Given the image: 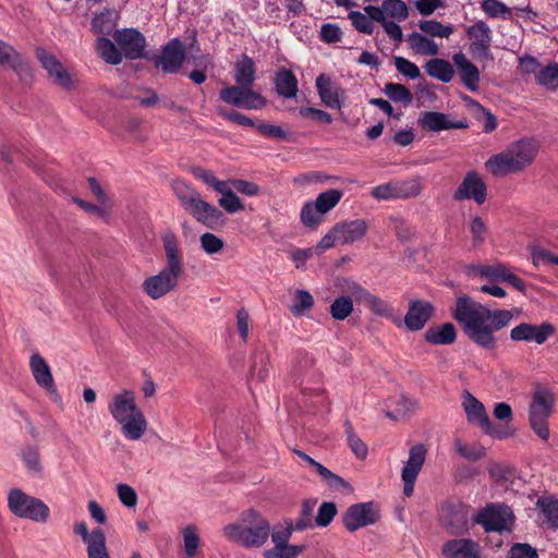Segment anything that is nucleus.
I'll return each instance as SVG.
<instances>
[{
	"label": "nucleus",
	"instance_id": "nucleus-59",
	"mask_svg": "<svg viewBox=\"0 0 558 558\" xmlns=\"http://www.w3.org/2000/svg\"><path fill=\"white\" fill-rule=\"evenodd\" d=\"M531 256L532 263L535 267L551 264L558 265V255H555L550 251L541 246H532Z\"/></svg>",
	"mask_w": 558,
	"mask_h": 558
},
{
	"label": "nucleus",
	"instance_id": "nucleus-38",
	"mask_svg": "<svg viewBox=\"0 0 558 558\" xmlns=\"http://www.w3.org/2000/svg\"><path fill=\"white\" fill-rule=\"evenodd\" d=\"M343 426L347 436V441L352 452L355 454L357 459L364 460L368 453V448L366 444L355 434L350 421H345Z\"/></svg>",
	"mask_w": 558,
	"mask_h": 558
},
{
	"label": "nucleus",
	"instance_id": "nucleus-52",
	"mask_svg": "<svg viewBox=\"0 0 558 558\" xmlns=\"http://www.w3.org/2000/svg\"><path fill=\"white\" fill-rule=\"evenodd\" d=\"M21 458L29 472L36 475H41L43 465L40 463L38 448L33 446L24 447L21 451Z\"/></svg>",
	"mask_w": 558,
	"mask_h": 558
},
{
	"label": "nucleus",
	"instance_id": "nucleus-61",
	"mask_svg": "<svg viewBox=\"0 0 558 558\" xmlns=\"http://www.w3.org/2000/svg\"><path fill=\"white\" fill-rule=\"evenodd\" d=\"M314 305L312 294L306 290H298L296 301L291 306V312L295 316H302L306 311L311 310Z\"/></svg>",
	"mask_w": 558,
	"mask_h": 558
},
{
	"label": "nucleus",
	"instance_id": "nucleus-44",
	"mask_svg": "<svg viewBox=\"0 0 558 558\" xmlns=\"http://www.w3.org/2000/svg\"><path fill=\"white\" fill-rule=\"evenodd\" d=\"M353 312V300L350 296L340 295L330 304V315L335 320H344Z\"/></svg>",
	"mask_w": 558,
	"mask_h": 558
},
{
	"label": "nucleus",
	"instance_id": "nucleus-63",
	"mask_svg": "<svg viewBox=\"0 0 558 558\" xmlns=\"http://www.w3.org/2000/svg\"><path fill=\"white\" fill-rule=\"evenodd\" d=\"M349 19L356 31L363 34L371 35L374 32V23L365 14L360 11H351Z\"/></svg>",
	"mask_w": 558,
	"mask_h": 558
},
{
	"label": "nucleus",
	"instance_id": "nucleus-14",
	"mask_svg": "<svg viewBox=\"0 0 558 558\" xmlns=\"http://www.w3.org/2000/svg\"><path fill=\"white\" fill-rule=\"evenodd\" d=\"M113 38L124 58L129 60L145 58L146 38L136 28L117 29Z\"/></svg>",
	"mask_w": 558,
	"mask_h": 558
},
{
	"label": "nucleus",
	"instance_id": "nucleus-19",
	"mask_svg": "<svg viewBox=\"0 0 558 558\" xmlns=\"http://www.w3.org/2000/svg\"><path fill=\"white\" fill-rule=\"evenodd\" d=\"M417 123L423 130L428 132L466 129L469 126L465 120L453 121L449 114L438 111L423 112L420 116Z\"/></svg>",
	"mask_w": 558,
	"mask_h": 558
},
{
	"label": "nucleus",
	"instance_id": "nucleus-58",
	"mask_svg": "<svg viewBox=\"0 0 558 558\" xmlns=\"http://www.w3.org/2000/svg\"><path fill=\"white\" fill-rule=\"evenodd\" d=\"M457 452L464 459L477 461L486 454V450L482 446H473L463 444L460 439L454 441Z\"/></svg>",
	"mask_w": 558,
	"mask_h": 558
},
{
	"label": "nucleus",
	"instance_id": "nucleus-45",
	"mask_svg": "<svg viewBox=\"0 0 558 558\" xmlns=\"http://www.w3.org/2000/svg\"><path fill=\"white\" fill-rule=\"evenodd\" d=\"M383 7L386 19L390 17L397 22H403L409 16V7L402 0H384Z\"/></svg>",
	"mask_w": 558,
	"mask_h": 558
},
{
	"label": "nucleus",
	"instance_id": "nucleus-37",
	"mask_svg": "<svg viewBox=\"0 0 558 558\" xmlns=\"http://www.w3.org/2000/svg\"><path fill=\"white\" fill-rule=\"evenodd\" d=\"M385 95L392 101L409 106L413 102L412 92L399 83H387L384 87Z\"/></svg>",
	"mask_w": 558,
	"mask_h": 558
},
{
	"label": "nucleus",
	"instance_id": "nucleus-9",
	"mask_svg": "<svg viewBox=\"0 0 558 558\" xmlns=\"http://www.w3.org/2000/svg\"><path fill=\"white\" fill-rule=\"evenodd\" d=\"M219 98L233 107L247 110H258L266 106V99L252 87L246 85H232L219 92Z\"/></svg>",
	"mask_w": 558,
	"mask_h": 558
},
{
	"label": "nucleus",
	"instance_id": "nucleus-31",
	"mask_svg": "<svg viewBox=\"0 0 558 558\" xmlns=\"http://www.w3.org/2000/svg\"><path fill=\"white\" fill-rule=\"evenodd\" d=\"M98 56L108 64L118 65L123 60L121 49L108 37L99 36L95 43Z\"/></svg>",
	"mask_w": 558,
	"mask_h": 558
},
{
	"label": "nucleus",
	"instance_id": "nucleus-56",
	"mask_svg": "<svg viewBox=\"0 0 558 558\" xmlns=\"http://www.w3.org/2000/svg\"><path fill=\"white\" fill-rule=\"evenodd\" d=\"M337 506L331 501H324L319 508L317 515L315 517V524L319 527L328 526L337 515Z\"/></svg>",
	"mask_w": 558,
	"mask_h": 558
},
{
	"label": "nucleus",
	"instance_id": "nucleus-1",
	"mask_svg": "<svg viewBox=\"0 0 558 558\" xmlns=\"http://www.w3.org/2000/svg\"><path fill=\"white\" fill-rule=\"evenodd\" d=\"M451 315L472 342L489 351L497 347L494 332L508 326L514 316L509 310L492 311L468 295L457 299Z\"/></svg>",
	"mask_w": 558,
	"mask_h": 558
},
{
	"label": "nucleus",
	"instance_id": "nucleus-50",
	"mask_svg": "<svg viewBox=\"0 0 558 558\" xmlns=\"http://www.w3.org/2000/svg\"><path fill=\"white\" fill-rule=\"evenodd\" d=\"M465 33L472 43H492L493 39L490 27L482 20L470 25Z\"/></svg>",
	"mask_w": 558,
	"mask_h": 558
},
{
	"label": "nucleus",
	"instance_id": "nucleus-28",
	"mask_svg": "<svg viewBox=\"0 0 558 558\" xmlns=\"http://www.w3.org/2000/svg\"><path fill=\"white\" fill-rule=\"evenodd\" d=\"M335 232H338L339 244H351L365 236L367 223L363 219L339 222L335 225Z\"/></svg>",
	"mask_w": 558,
	"mask_h": 558
},
{
	"label": "nucleus",
	"instance_id": "nucleus-10",
	"mask_svg": "<svg viewBox=\"0 0 558 558\" xmlns=\"http://www.w3.org/2000/svg\"><path fill=\"white\" fill-rule=\"evenodd\" d=\"M471 507L460 501L447 502L441 507L440 520L451 535H461L470 527Z\"/></svg>",
	"mask_w": 558,
	"mask_h": 558
},
{
	"label": "nucleus",
	"instance_id": "nucleus-16",
	"mask_svg": "<svg viewBox=\"0 0 558 558\" xmlns=\"http://www.w3.org/2000/svg\"><path fill=\"white\" fill-rule=\"evenodd\" d=\"M556 332V328L548 322L539 325L521 323L510 330L512 341L534 342L538 345L544 344Z\"/></svg>",
	"mask_w": 558,
	"mask_h": 558
},
{
	"label": "nucleus",
	"instance_id": "nucleus-13",
	"mask_svg": "<svg viewBox=\"0 0 558 558\" xmlns=\"http://www.w3.org/2000/svg\"><path fill=\"white\" fill-rule=\"evenodd\" d=\"M427 449L423 444H416L409 450V458L401 471V478L404 484L403 494L411 497L414 492L415 482L425 460Z\"/></svg>",
	"mask_w": 558,
	"mask_h": 558
},
{
	"label": "nucleus",
	"instance_id": "nucleus-3",
	"mask_svg": "<svg viewBox=\"0 0 558 558\" xmlns=\"http://www.w3.org/2000/svg\"><path fill=\"white\" fill-rule=\"evenodd\" d=\"M537 153V142L531 137H523L490 156L485 167L494 177L519 173L533 163Z\"/></svg>",
	"mask_w": 558,
	"mask_h": 558
},
{
	"label": "nucleus",
	"instance_id": "nucleus-27",
	"mask_svg": "<svg viewBox=\"0 0 558 558\" xmlns=\"http://www.w3.org/2000/svg\"><path fill=\"white\" fill-rule=\"evenodd\" d=\"M452 60L458 69L460 78L464 86L471 92H477L480 87L478 69L462 52L456 53Z\"/></svg>",
	"mask_w": 558,
	"mask_h": 558
},
{
	"label": "nucleus",
	"instance_id": "nucleus-24",
	"mask_svg": "<svg viewBox=\"0 0 558 558\" xmlns=\"http://www.w3.org/2000/svg\"><path fill=\"white\" fill-rule=\"evenodd\" d=\"M187 211L201 223L214 228L223 221V214L214 205L203 201L199 195L192 201Z\"/></svg>",
	"mask_w": 558,
	"mask_h": 558
},
{
	"label": "nucleus",
	"instance_id": "nucleus-47",
	"mask_svg": "<svg viewBox=\"0 0 558 558\" xmlns=\"http://www.w3.org/2000/svg\"><path fill=\"white\" fill-rule=\"evenodd\" d=\"M315 506H316L315 499H306L302 502L300 514H299L298 519L295 520V522L293 523V526H294V529H296V531H304L306 529L314 526L313 513H314Z\"/></svg>",
	"mask_w": 558,
	"mask_h": 558
},
{
	"label": "nucleus",
	"instance_id": "nucleus-17",
	"mask_svg": "<svg viewBox=\"0 0 558 558\" xmlns=\"http://www.w3.org/2000/svg\"><path fill=\"white\" fill-rule=\"evenodd\" d=\"M486 183L476 171L468 172L452 195L454 201L473 199L478 205L486 201Z\"/></svg>",
	"mask_w": 558,
	"mask_h": 558
},
{
	"label": "nucleus",
	"instance_id": "nucleus-8",
	"mask_svg": "<svg viewBox=\"0 0 558 558\" xmlns=\"http://www.w3.org/2000/svg\"><path fill=\"white\" fill-rule=\"evenodd\" d=\"M553 405V397L546 391H536L530 404V425L542 440H548L550 436L547 420L551 414Z\"/></svg>",
	"mask_w": 558,
	"mask_h": 558
},
{
	"label": "nucleus",
	"instance_id": "nucleus-33",
	"mask_svg": "<svg viewBox=\"0 0 558 558\" xmlns=\"http://www.w3.org/2000/svg\"><path fill=\"white\" fill-rule=\"evenodd\" d=\"M275 85L277 93L284 98H294L299 90L296 76L287 69L276 73Z\"/></svg>",
	"mask_w": 558,
	"mask_h": 558
},
{
	"label": "nucleus",
	"instance_id": "nucleus-4",
	"mask_svg": "<svg viewBox=\"0 0 558 558\" xmlns=\"http://www.w3.org/2000/svg\"><path fill=\"white\" fill-rule=\"evenodd\" d=\"M108 411L128 440H138L147 430V420L136 404L132 390L123 389L114 393L108 403Z\"/></svg>",
	"mask_w": 558,
	"mask_h": 558
},
{
	"label": "nucleus",
	"instance_id": "nucleus-39",
	"mask_svg": "<svg viewBox=\"0 0 558 558\" xmlns=\"http://www.w3.org/2000/svg\"><path fill=\"white\" fill-rule=\"evenodd\" d=\"M324 214L314 202H306L300 213V220L304 227L316 229L323 221Z\"/></svg>",
	"mask_w": 558,
	"mask_h": 558
},
{
	"label": "nucleus",
	"instance_id": "nucleus-49",
	"mask_svg": "<svg viewBox=\"0 0 558 558\" xmlns=\"http://www.w3.org/2000/svg\"><path fill=\"white\" fill-rule=\"evenodd\" d=\"M420 29L433 37L448 38L453 33L451 25H444L435 20H425L418 23Z\"/></svg>",
	"mask_w": 558,
	"mask_h": 558
},
{
	"label": "nucleus",
	"instance_id": "nucleus-43",
	"mask_svg": "<svg viewBox=\"0 0 558 558\" xmlns=\"http://www.w3.org/2000/svg\"><path fill=\"white\" fill-rule=\"evenodd\" d=\"M535 80L547 89H558V63H550L547 66L541 68Z\"/></svg>",
	"mask_w": 558,
	"mask_h": 558
},
{
	"label": "nucleus",
	"instance_id": "nucleus-15",
	"mask_svg": "<svg viewBox=\"0 0 558 558\" xmlns=\"http://www.w3.org/2000/svg\"><path fill=\"white\" fill-rule=\"evenodd\" d=\"M379 518L377 507L374 502H361L352 505L344 512L342 521L349 532L374 524Z\"/></svg>",
	"mask_w": 558,
	"mask_h": 558
},
{
	"label": "nucleus",
	"instance_id": "nucleus-35",
	"mask_svg": "<svg viewBox=\"0 0 558 558\" xmlns=\"http://www.w3.org/2000/svg\"><path fill=\"white\" fill-rule=\"evenodd\" d=\"M408 43L412 50L422 56H437L439 53L438 45L427 36L413 32L408 35Z\"/></svg>",
	"mask_w": 558,
	"mask_h": 558
},
{
	"label": "nucleus",
	"instance_id": "nucleus-20",
	"mask_svg": "<svg viewBox=\"0 0 558 558\" xmlns=\"http://www.w3.org/2000/svg\"><path fill=\"white\" fill-rule=\"evenodd\" d=\"M433 314L434 306L432 303L422 300H413L409 304L408 313L404 316V324L411 331L421 330Z\"/></svg>",
	"mask_w": 558,
	"mask_h": 558
},
{
	"label": "nucleus",
	"instance_id": "nucleus-30",
	"mask_svg": "<svg viewBox=\"0 0 558 558\" xmlns=\"http://www.w3.org/2000/svg\"><path fill=\"white\" fill-rule=\"evenodd\" d=\"M233 80L238 85L252 87L256 80V66L251 57L242 54L234 63Z\"/></svg>",
	"mask_w": 558,
	"mask_h": 558
},
{
	"label": "nucleus",
	"instance_id": "nucleus-41",
	"mask_svg": "<svg viewBox=\"0 0 558 558\" xmlns=\"http://www.w3.org/2000/svg\"><path fill=\"white\" fill-rule=\"evenodd\" d=\"M269 353L265 350L256 351L254 354L253 365L251 367L252 376L257 378L259 381H264L269 376Z\"/></svg>",
	"mask_w": 558,
	"mask_h": 558
},
{
	"label": "nucleus",
	"instance_id": "nucleus-36",
	"mask_svg": "<svg viewBox=\"0 0 558 558\" xmlns=\"http://www.w3.org/2000/svg\"><path fill=\"white\" fill-rule=\"evenodd\" d=\"M398 199L417 197L423 191V179L414 177L408 180H396Z\"/></svg>",
	"mask_w": 558,
	"mask_h": 558
},
{
	"label": "nucleus",
	"instance_id": "nucleus-54",
	"mask_svg": "<svg viewBox=\"0 0 558 558\" xmlns=\"http://www.w3.org/2000/svg\"><path fill=\"white\" fill-rule=\"evenodd\" d=\"M481 8L488 17L510 19L511 10L499 0H483Z\"/></svg>",
	"mask_w": 558,
	"mask_h": 558
},
{
	"label": "nucleus",
	"instance_id": "nucleus-23",
	"mask_svg": "<svg viewBox=\"0 0 558 558\" xmlns=\"http://www.w3.org/2000/svg\"><path fill=\"white\" fill-rule=\"evenodd\" d=\"M441 553L445 558H481L478 544L470 538H454L447 541Z\"/></svg>",
	"mask_w": 558,
	"mask_h": 558
},
{
	"label": "nucleus",
	"instance_id": "nucleus-51",
	"mask_svg": "<svg viewBox=\"0 0 558 558\" xmlns=\"http://www.w3.org/2000/svg\"><path fill=\"white\" fill-rule=\"evenodd\" d=\"M363 303L377 316L387 318L393 316V308L391 305L371 292H368Z\"/></svg>",
	"mask_w": 558,
	"mask_h": 558
},
{
	"label": "nucleus",
	"instance_id": "nucleus-18",
	"mask_svg": "<svg viewBox=\"0 0 558 558\" xmlns=\"http://www.w3.org/2000/svg\"><path fill=\"white\" fill-rule=\"evenodd\" d=\"M185 59V49L178 39H171L155 60V65L161 68L165 73H177Z\"/></svg>",
	"mask_w": 558,
	"mask_h": 558
},
{
	"label": "nucleus",
	"instance_id": "nucleus-55",
	"mask_svg": "<svg viewBox=\"0 0 558 558\" xmlns=\"http://www.w3.org/2000/svg\"><path fill=\"white\" fill-rule=\"evenodd\" d=\"M313 470L320 475V477L326 482V484L335 489L340 487H345V481L339 475L332 473L329 469L324 466L322 463L315 461L312 465Z\"/></svg>",
	"mask_w": 558,
	"mask_h": 558
},
{
	"label": "nucleus",
	"instance_id": "nucleus-64",
	"mask_svg": "<svg viewBox=\"0 0 558 558\" xmlns=\"http://www.w3.org/2000/svg\"><path fill=\"white\" fill-rule=\"evenodd\" d=\"M507 558H538V554L531 545L517 543L510 548Z\"/></svg>",
	"mask_w": 558,
	"mask_h": 558
},
{
	"label": "nucleus",
	"instance_id": "nucleus-40",
	"mask_svg": "<svg viewBox=\"0 0 558 558\" xmlns=\"http://www.w3.org/2000/svg\"><path fill=\"white\" fill-rule=\"evenodd\" d=\"M343 196V192L338 189H330L325 192H322L317 195L314 203L320 209V213L326 215L332 208H335Z\"/></svg>",
	"mask_w": 558,
	"mask_h": 558
},
{
	"label": "nucleus",
	"instance_id": "nucleus-26",
	"mask_svg": "<svg viewBox=\"0 0 558 558\" xmlns=\"http://www.w3.org/2000/svg\"><path fill=\"white\" fill-rule=\"evenodd\" d=\"M36 56L43 68L48 71L49 75L54 78L57 84L66 89L71 88L72 80L70 74L53 54L48 53L43 48H37Z\"/></svg>",
	"mask_w": 558,
	"mask_h": 558
},
{
	"label": "nucleus",
	"instance_id": "nucleus-34",
	"mask_svg": "<svg viewBox=\"0 0 558 558\" xmlns=\"http://www.w3.org/2000/svg\"><path fill=\"white\" fill-rule=\"evenodd\" d=\"M424 69L429 76L442 83H449L454 75L452 65L444 59H430L425 63Z\"/></svg>",
	"mask_w": 558,
	"mask_h": 558
},
{
	"label": "nucleus",
	"instance_id": "nucleus-25",
	"mask_svg": "<svg viewBox=\"0 0 558 558\" xmlns=\"http://www.w3.org/2000/svg\"><path fill=\"white\" fill-rule=\"evenodd\" d=\"M29 368L36 384L51 395L57 393L51 369L45 359L37 352L29 357Z\"/></svg>",
	"mask_w": 558,
	"mask_h": 558
},
{
	"label": "nucleus",
	"instance_id": "nucleus-57",
	"mask_svg": "<svg viewBox=\"0 0 558 558\" xmlns=\"http://www.w3.org/2000/svg\"><path fill=\"white\" fill-rule=\"evenodd\" d=\"M296 531L293 526V522L286 521L284 525H277L270 531L271 541L275 546L289 544L292 533Z\"/></svg>",
	"mask_w": 558,
	"mask_h": 558
},
{
	"label": "nucleus",
	"instance_id": "nucleus-2",
	"mask_svg": "<svg viewBox=\"0 0 558 558\" xmlns=\"http://www.w3.org/2000/svg\"><path fill=\"white\" fill-rule=\"evenodd\" d=\"M166 266L154 276L146 278L142 284L143 291L153 300H158L174 291L184 274L183 253L177 235L169 231L162 238Z\"/></svg>",
	"mask_w": 558,
	"mask_h": 558
},
{
	"label": "nucleus",
	"instance_id": "nucleus-48",
	"mask_svg": "<svg viewBox=\"0 0 558 558\" xmlns=\"http://www.w3.org/2000/svg\"><path fill=\"white\" fill-rule=\"evenodd\" d=\"M305 549L304 545H279L264 551L265 558H298Z\"/></svg>",
	"mask_w": 558,
	"mask_h": 558
},
{
	"label": "nucleus",
	"instance_id": "nucleus-21",
	"mask_svg": "<svg viewBox=\"0 0 558 558\" xmlns=\"http://www.w3.org/2000/svg\"><path fill=\"white\" fill-rule=\"evenodd\" d=\"M0 65L10 66L22 81L32 78V70L23 57L10 44L0 39Z\"/></svg>",
	"mask_w": 558,
	"mask_h": 558
},
{
	"label": "nucleus",
	"instance_id": "nucleus-22",
	"mask_svg": "<svg viewBox=\"0 0 558 558\" xmlns=\"http://www.w3.org/2000/svg\"><path fill=\"white\" fill-rule=\"evenodd\" d=\"M316 88L322 102L328 108L340 109L343 106L344 90L335 84L329 76L318 75Z\"/></svg>",
	"mask_w": 558,
	"mask_h": 558
},
{
	"label": "nucleus",
	"instance_id": "nucleus-11",
	"mask_svg": "<svg viewBox=\"0 0 558 558\" xmlns=\"http://www.w3.org/2000/svg\"><path fill=\"white\" fill-rule=\"evenodd\" d=\"M514 517L511 509L506 505L489 504L480 510L473 520L482 525L487 532H500L508 529Z\"/></svg>",
	"mask_w": 558,
	"mask_h": 558
},
{
	"label": "nucleus",
	"instance_id": "nucleus-5",
	"mask_svg": "<svg viewBox=\"0 0 558 558\" xmlns=\"http://www.w3.org/2000/svg\"><path fill=\"white\" fill-rule=\"evenodd\" d=\"M270 531L269 521L254 509L242 512L235 523L222 530L225 537L245 548L262 547L268 541Z\"/></svg>",
	"mask_w": 558,
	"mask_h": 558
},
{
	"label": "nucleus",
	"instance_id": "nucleus-62",
	"mask_svg": "<svg viewBox=\"0 0 558 558\" xmlns=\"http://www.w3.org/2000/svg\"><path fill=\"white\" fill-rule=\"evenodd\" d=\"M371 194L378 201L398 199L396 180L373 187Z\"/></svg>",
	"mask_w": 558,
	"mask_h": 558
},
{
	"label": "nucleus",
	"instance_id": "nucleus-6",
	"mask_svg": "<svg viewBox=\"0 0 558 558\" xmlns=\"http://www.w3.org/2000/svg\"><path fill=\"white\" fill-rule=\"evenodd\" d=\"M8 507L14 515L34 522H46L50 514L49 507L43 500L29 496L19 488L9 492Z\"/></svg>",
	"mask_w": 558,
	"mask_h": 558
},
{
	"label": "nucleus",
	"instance_id": "nucleus-46",
	"mask_svg": "<svg viewBox=\"0 0 558 558\" xmlns=\"http://www.w3.org/2000/svg\"><path fill=\"white\" fill-rule=\"evenodd\" d=\"M221 194L218 203L229 214H235L244 209V205L236 194L228 187V183L218 191Z\"/></svg>",
	"mask_w": 558,
	"mask_h": 558
},
{
	"label": "nucleus",
	"instance_id": "nucleus-32",
	"mask_svg": "<svg viewBox=\"0 0 558 558\" xmlns=\"http://www.w3.org/2000/svg\"><path fill=\"white\" fill-rule=\"evenodd\" d=\"M456 338V327L451 323L429 327L425 332V340L432 344H450Z\"/></svg>",
	"mask_w": 558,
	"mask_h": 558
},
{
	"label": "nucleus",
	"instance_id": "nucleus-53",
	"mask_svg": "<svg viewBox=\"0 0 558 558\" xmlns=\"http://www.w3.org/2000/svg\"><path fill=\"white\" fill-rule=\"evenodd\" d=\"M537 507L550 526L558 529V500L551 498H539Z\"/></svg>",
	"mask_w": 558,
	"mask_h": 558
},
{
	"label": "nucleus",
	"instance_id": "nucleus-29",
	"mask_svg": "<svg viewBox=\"0 0 558 558\" xmlns=\"http://www.w3.org/2000/svg\"><path fill=\"white\" fill-rule=\"evenodd\" d=\"M119 20V13L113 9H105L100 13L95 14L90 23L93 33L109 36L113 33Z\"/></svg>",
	"mask_w": 558,
	"mask_h": 558
},
{
	"label": "nucleus",
	"instance_id": "nucleus-7",
	"mask_svg": "<svg viewBox=\"0 0 558 558\" xmlns=\"http://www.w3.org/2000/svg\"><path fill=\"white\" fill-rule=\"evenodd\" d=\"M462 405L468 421L472 424H477L485 434L497 439H506L512 435L508 427L495 426L486 413L484 404L469 391H465L463 395Z\"/></svg>",
	"mask_w": 558,
	"mask_h": 558
},
{
	"label": "nucleus",
	"instance_id": "nucleus-12",
	"mask_svg": "<svg viewBox=\"0 0 558 558\" xmlns=\"http://www.w3.org/2000/svg\"><path fill=\"white\" fill-rule=\"evenodd\" d=\"M73 532L80 535L86 546L87 558H111L107 548V538L101 527L88 530L85 521L75 522Z\"/></svg>",
	"mask_w": 558,
	"mask_h": 558
},
{
	"label": "nucleus",
	"instance_id": "nucleus-42",
	"mask_svg": "<svg viewBox=\"0 0 558 558\" xmlns=\"http://www.w3.org/2000/svg\"><path fill=\"white\" fill-rule=\"evenodd\" d=\"M183 549L186 558H193L199 548L201 538L197 527L193 524L186 525L182 530Z\"/></svg>",
	"mask_w": 558,
	"mask_h": 558
},
{
	"label": "nucleus",
	"instance_id": "nucleus-60",
	"mask_svg": "<svg viewBox=\"0 0 558 558\" xmlns=\"http://www.w3.org/2000/svg\"><path fill=\"white\" fill-rule=\"evenodd\" d=\"M173 191L185 210H187V208L191 206L193 203L192 201H195V198L198 196L196 191L190 189L182 181L173 182Z\"/></svg>",
	"mask_w": 558,
	"mask_h": 558
}]
</instances>
